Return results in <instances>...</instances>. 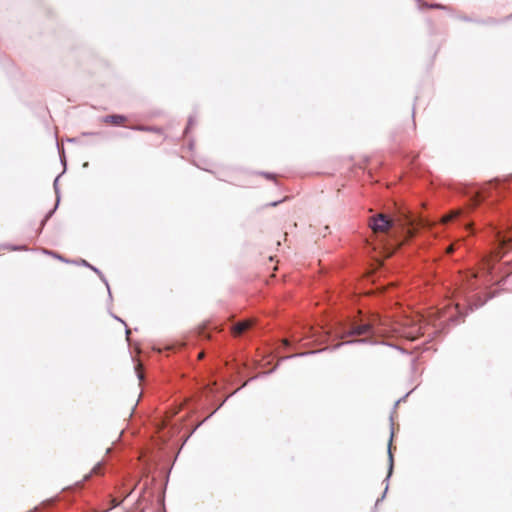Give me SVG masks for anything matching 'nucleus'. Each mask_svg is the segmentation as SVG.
Returning a JSON list of instances; mask_svg holds the SVG:
<instances>
[{
    "label": "nucleus",
    "mask_w": 512,
    "mask_h": 512,
    "mask_svg": "<svg viewBox=\"0 0 512 512\" xmlns=\"http://www.w3.org/2000/svg\"><path fill=\"white\" fill-rule=\"evenodd\" d=\"M102 120L105 123H109V124H113V125H120L126 121V117L123 115L112 114V115H107V116L103 117Z\"/></svg>",
    "instance_id": "423d86ee"
},
{
    "label": "nucleus",
    "mask_w": 512,
    "mask_h": 512,
    "mask_svg": "<svg viewBox=\"0 0 512 512\" xmlns=\"http://www.w3.org/2000/svg\"><path fill=\"white\" fill-rule=\"evenodd\" d=\"M372 333H374L373 324L370 321L361 319L359 321L351 322L349 326L343 330L342 337L358 336Z\"/></svg>",
    "instance_id": "20e7f679"
},
{
    "label": "nucleus",
    "mask_w": 512,
    "mask_h": 512,
    "mask_svg": "<svg viewBox=\"0 0 512 512\" xmlns=\"http://www.w3.org/2000/svg\"><path fill=\"white\" fill-rule=\"evenodd\" d=\"M133 129H135V130H140V131L148 130V128H146V127H144V126H135V127H133Z\"/></svg>",
    "instance_id": "2eb2a0df"
},
{
    "label": "nucleus",
    "mask_w": 512,
    "mask_h": 512,
    "mask_svg": "<svg viewBox=\"0 0 512 512\" xmlns=\"http://www.w3.org/2000/svg\"><path fill=\"white\" fill-rule=\"evenodd\" d=\"M194 125V119L192 117L189 118L188 120V124H187V127L185 129V133L187 134L188 131L192 128V126Z\"/></svg>",
    "instance_id": "4468645a"
},
{
    "label": "nucleus",
    "mask_w": 512,
    "mask_h": 512,
    "mask_svg": "<svg viewBox=\"0 0 512 512\" xmlns=\"http://www.w3.org/2000/svg\"><path fill=\"white\" fill-rule=\"evenodd\" d=\"M464 225L467 229H470L471 231H473L472 227L470 226V223H464Z\"/></svg>",
    "instance_id": "a211bd4d"
},
{
    "label": "nucleus",
    "mask_w": 512,
    "mask_h": 512,
    "mask_svg": "<svg viewBox=\"0 0 512 512\" xmlns=\"http://www.w3.org/2000/svg\"><path fill=\"white\" fill-rule=\"evenodd\" d=\"M453 251H454V245H452V244H451V245H449V246L447 247V252H448V253H452Z\"/></svg>",
    "instance_id": "dca6fc26"
},
{
    "label": "nucleus",
    "mask_w": 512,
    "mask_h": 512,
    "mask_svg": "<svg viewBox=\"0 0 512 512\" xmlns=\"http://www.w3.org/2000/svg\"><path fill=\"white\" fill-rule=\"evenodd\" d=\"M490 231L499 250L512 248V226L506 228L492 226Z\"/></svg>",
    "instance_id": "7ed1b4c3"
},
{
    "label": "nucleus",
    "mask_w": 512,
    "mask_h": 512,
    "mask_svg": "<svg viewBox=\"0 0 512 512\" xmlns=\"http://www.w3.org/2000/svg\"><path fill=\"white\" fill-rule=\"evenodd\" d=\"M53 186H54V189H55V193H56V195H57V202H56V205H55L54 209L50 210V211L47 213V215L45 216V218L42 220V222H41V228H40V229H42V228H43V226L46 224V222L48 221V219L52 216V214L54 213V211H55V209L57 208V205H58V203H59V195H58V193H59V191H58V177L55 179Z\"/></svg>",
    "instance_id": "0eeeda50"
},
{
    "label": "nucleus",
    "mask_w": 512,
    "mask_h": 512,
    "mask_svg": "<svg viewBox=\"0 0 512 512\" xmlns=\"http://www.w3.org/2000/svg\"><path fill=\"white\" fill-rule=\"evenodd\" d=\"M92 473L95 475H100L102 473V465L101 464L96 465L93 468Z\"/></svg>",
    "instance_id": "ddd939ff"
},
{
    "label": "nucleus",
    "mask_w": 512,
    "mask_h": 512,
    "mask_svg": "<svg viewBox=\"0 0 512 512\" xmlns=\"http://www.w3.org/2000/svg\"><path fill=\"white\" fill-rule=\"evenodd\" d=\"M462 214H463V210L453 211L443 218V222L448 223V222L459 220V218L462 216Z\"/></svg>",
    "instance_id": "1a4fd4ad"
},
{
    "label": "nucleus",
    "mask_w": 512,
    "mask_h": 512,
    "mask_svg": "<svg viewBox=\"0 0 512 512\" xmlns=\"http://www.w3.org/2000/svg\"><path fill=\"white\" fill-rule=\"evenodd\" d=\"M82 264H83V265H85V266L90 267L94 272H96V273L101 277V279L105 282V284H106L107 288H109L108 283H107V282H106V280L103 278V276L101 275V272H100L97 268H95V267L91 266V265H90L87 261H85V260H82ZM108 292H109V295L111 296L110 289H108Z\"/></svg>",
    "instance_id": "9b49d317"
},
{
    "label": "nucleus",
    "mask_w": 512,
    "mask_h": 512,
    "mask_svg": "<svg viewBox=\"0 0 512 512\" xmlns=\"http://www.w3.org/2000/svg\"><path fill=\"white\" fill-rule=\"evenodd\" d=\"M64 150H61V157L63 158Z\"/></svg>",
    "instance_id": "5701e85b"
},
{
    "label": "nucleus",
    "mask_w": 512,
    "mask_h": 512,
    "mask_svg": "<svg viewBox=\"0 0 512 512\" xmlns=\"http://www.w3.org/2000/svg\"><path fill=\"white\" fill-rule=\"evenodd\" d=\"M136 372H137V377L139 380H142V373L138 370V368H136Z\"/></svg>",
    "instance_id": "f3484780"
},
{
    "label": "nucleus",
    "mask_w": 512,
    "mask_h": 512,
    "mask_svg": "<svg viewBox=\"0 0 512 512\" xmlns=\"http://www.w3.org/2000/svg\"><path fill=\"white\" fill-rule=\"evenodd\" d=\"M387 490H388V485H386V487H385V491H387ZM384 493H386V492H384ZM383 495H385V494H383ZM383 497H384V496H382V498H383Z\"/></svg>",
    "instance_id": "4be33fe9"
},
{
    "label": "nucleus",
    "mask_w": 512,
    "mask_h": 512,
    "mask_svg": "<svg viewBox=\"0 0 512 512\" xmlns=\"http://www.w3.org/2000/svg\"><path fill=\"white\" fill-rule=\"evenodd\" d=\"M409 216H410V217L412 218V220H413V226H410V227H409V226H404V227H403V230H406V232H407V234H408V235H412V234H414V233H415V231H416V229H417V226H419L420 224H421L422 226H425V223H422V220H419V221L415 220L411 215H409Z\"/></svg>",
    "instance_id": "9d476101"
},
{
    "label": "nucleus",
    "mask_w": 512,
    "mask_h": 512,
    "mask_svg": "<svg viewBox=\"0 0 512 512\" xmlns=\"http://www.w3.org/2000/svg\"><path fill=\"white\" fill-rule=\"evenodd\" d=\"M112 501H113L114 506H118L120 503V502H117L116 499H113Z\"/></svg>",
    "instance_id": "aec40b11"
},
{
    "label": "nucleus",
    "mask_w": 512,
    "mask_h": 512,
    "mask_svg": "<svg viewBox=\"0 0 512 512\" xmlns=\"http://www.w3.org/2000/svg\"><path fill=\"white\" fill-rule=\"evenodd\" d=\"M131 492H132V490H130V491H128V492H126V493H125V497H127L128 495H130V494H131Z\"/></svg>",
    "instance_id": "412c9836"
},
{
    "label": "nucleus",
    "mask_w": 512,
    "mask_h": 512,
    "mask_svg": "<svg viewBox=\"0 0 512 512\" xmlns=\"http://www.w3.org/2000/svg\"><path fill=\"white\" fill-rule=\"evenodd\" d=\"M430 7H431V8H442V6H441V5H439V4H434V5H431Z\"/></svg>",
    "instance_id": "6ab92c4d"
},
{
    "label": "nucleus",
    "mask_w": 512,
    "mask_h": 512,
    "mask_svg": "<svg viewBox=\"0 0 512 512\" xmlns=\"http://www.w3.org/2000/svg\"><path fill=\"white\" fill-rule=\"evenodd\" d=\"M396 225L401 229H403L404 226L410 227L413 226V220L408 214L393 219L384 213L376 214L369 219V226L374 233H389Z\"/></svg>",
    "instance_id": "f257e3e1"
},
{
    "label": "nucleus",
    "mask_w": 512,
    "mask_h": 512,
    "mask_svg": "<svg viewBox=\"0 0 512 512\" xmlns=\"http://www.w3.org/2000/svg\"><path fill=\"white\" fill-rule=\"evenodd\" d=\"M254 326H255L254 320L249 319V320L241 321V322H238L233 325V333L236 336H240L243 333H245L246 331L252 329Z\"/></svg>",
    "instance_id": "39448f33"
},
{
    "label": "nucleus",
    "mask_w": 512,
    "mask_h": 512,
    "mask_svg": "<svg viewBox=\"0 0 512 512\" xmlns=\"http://www.w3.org/2000/svg\"><path fill=\"white\" fill-rule=\"evenodd\" d=\"M483 201V196L481 194H476L473 198H471V206L475 207L479 205Z\"/></svg>",
    "instance_id": "f8f14e48"
},
{
    "label": "nucleus",
    "mask_w": 512,
    "mask_h": 512,
    "mask_svg": "<svg viewBox=\"0 0 512 512\" xmlns=\"http://www.w3.org/2000/svg\"><path fill=\"white\" fill-rule=\"evenodd\" d=\"M490 231L499 250L512 248V226L506 228L492 226Z\"/></svg>",
    "instance_id": "f03ea898"
},
{
    "label": "nucleus",
    "mask_w": 512,
    "mask_h": 512,
    "mask_svg": "<svg viewBox=\"0 0 512 512\" xmlns=\"http://www.w3.org/2000/svg\"><path fill=\"white\" fill-rule=\"evenodd\" d=\"M393 435H394V432L393 430L391 431V436H390V441H389V445H388V455H389V469H388V474H387V477L385 479V481H387L391 474H392V471H393V455H392V451H391V445H392V438H393Z\"/></svg>",
    "instance_id": "6e6552de"
}]
</instances>
